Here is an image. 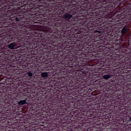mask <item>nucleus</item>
<instances>
[{
    "label": "nucleus",
    "mask_w": 131,
    "mask_h": 131,
    "mask_svg": "<svg viewBox=\"0 0 131 131\" xmlns=\"http://www.w3.org/2000/svg\"><path fill=\"white\" fill-rule=\"evenodd\" d=\"M121 33L122 34L123 36H124L125 37V38H126V37H127V35H128V34L127 33V28H126V27H124V28H123L122 31H121Z\"/></svg>",
    "instance_id": "nucleus-2"
},
{
    "label": "nucleus",
    "mask_w": 131,
    "mask_h": 131,
    "mask_svg": "<svg viewBox=\"0 0 131 131\" xmlns=\"http://www.w3.org/2000/svg\"><path fill=\"white\" fill-rule=\"evenodd\" d=\"M8 48L10 49V50H16L18 49V43L16 42L11 43L8 46Z\"/></svg>",
    "instance_id": "nucleus-1"
},
{
    "label": "nucleus",
    "mask_w": 131,
    "mask_h": 131,
    "mask_svg": "<svg viewBox=\"0 0 131 131\" xmlns=\"http://www.w3.org/2000/svg\"><path fill=\"white\" fill-rule=\"evenodd\" d=\"M111 75H104L103 76H102V78H103V79H106V80H108V79H109V78H111Z\"/></svg>",
    "instance_id": "nucleus-5"
},
{
    "label": "nucleus",
    "mask_w": 131,
    "mask_h": 131,
    "mask_svg": "<svg viewBox=\"0 0 131 131\" xmlns=\"http://www.w3.org/2000/svg\"><path fill=\"white\" fill-rule=\"evenodd\" d=\"M15 20H16L17 22H18V21H19V18H18V17L15 18Z\"/></svg>",
    "instance_id": "nucleus-9"
},
{
    "label": "nucleus",
    "mask_w": 131,
    "mask_h": 131,
    "mask_svg": "<svg viewBox=\"0 0 131 131\" xmlns=\"http://www.w3.org/2000/svg\"><path fill=\"white\" fill-rule=\"evenodd\" d=\"M63 18L67 19L68 21H69V19H71V18H72V15L68 13H66L64 15Z\"/></svg>",
    "instance_id": "nucleus-3"
},
{
    "label": "nucleus",
    "mask_w": 131,
    "mask_h": 131,
    "mask_svg": "<svg viewBox=\"0 0 131 131\" xmlns=\"http://www.w3.org/2000/svg\"><path fill=\"white\" fill-rule=\"evenodd\" d=\"M27 103V101H26V100H20L18 102V105H25V104Z\"/></svg>",
    "instance_id": "nucleus-4"
},
{
    "label": "nucleus",
    "mask_w": 131,
    "mask_h": 131,
    "mask_svg": "<svg viewBox=\"0 0 131 131\" xmlns=\"http://www.w3.org/2000/svg\"><path fill=\"white\" fill-rule=\"evenodd\" d=\"M128 121H129V122L130 123L128 125V126H131V117H130L129 118Z\"/></svg>",
    "instance_id": "nucleus-8"
},
{
    "label": "nucleus",
    "mask_w": 131,
    "mask_h": 131,
    "mask_svg": "<svg viewBox=\"0 0 131 131\" xmlns=\"http://www.w3.org/2000/svg\"><path fill=\"white\" fill-rule=\"evenodd\" d=\"M41 76L43 78H46L49 76V75L48 74V73L47 72H44V73H41Z\"/></svg>",
    "instance_id": "nucleus-6"
},
{
    "label": "nucleus",
    "mask_w": 131,
    "mask_h": 131,
    "mask_svg": "<svg viewBox=\"0 0 131 131\" xmlns=\"http://www.w3.org/2000/svg\"><path fill=\"white\" fill-rule=\"evenodd\" d=\"M27 75H28V76H29V77H32V76H33V73L29 72L27 73Z\"/></svg>",
    "instance_id": "nucleus-7"
}]
</instances>
